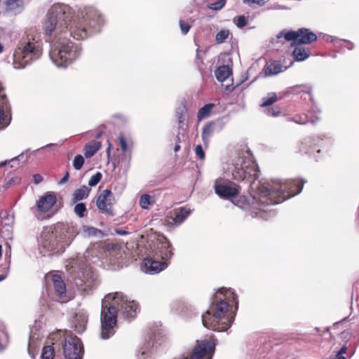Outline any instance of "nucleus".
<instances>
[{
    "mask_svg": "<svg viewBox=\"0 0 359 359\" xmlns=\"http://www.w3.org/2000/svg\"><path fill=\"white\" fill-rule=\"evenodd\" d=\"M107 298H111L113 302L109 306H102L100 336L103 339H108L114 334L118 311H121L125 318L130 319L136 316L139 310L138 304L134 301L128 300L121 292L109 294Z\"/></svg>",
    "mask_w": 359,
    "mask_h": 359,
    "instance_id": "1",
    "label": "nucleus"
},
{
    "mask_svg": "<svg viewBox=\"0 0 359 359\" xmlns=\"http://www.w3.org/2000/svg\"><path fill=\"white\" fill-rule=\"evenodd\" d=\"M215 300L209 309L202 316L204 327L217 332H224L231 327V321L225 318L229 309V302H234L238 309V296L231 288L218 290Z\"/></svg>",
    "mask_w": 359,
    "mask_h": 359,
    "instance_id": "2",
    "label": "nucleus"
},
{
    "mask_svg": "<svg viewBox=\"0 0 359 359\" xmlns=\"http://www.w3.org/2000/svg\"><path fill=\"white\" fill-rule=\"evenodd\" d=\"M304 181L289 180L284 182H272L260 185L259 201L266 205H274L296 196L301 192Z\"/></svg>",
    "mask_w": 359,
    "mask_h": 359,
    "instance_id": "3",
    "label": "nucleus"
},
{
    "mask_svg": "<svg viewBox=\"0 0 359 359\" xmlns=\"http://www.w3.org/2000/svg\"><path fill=\"white\" fill-rule=\"evenodd\" d=\"M232 177L238 182H254L258 178V166L250 151L240 155L233 164Z\"/></svg>",
    "mask_w": 359,
    "mask_h": 359,
    "instance_id": "4",
    "label": "nucleus"
},
{
    "mask_svg": "<svg viewBox=\"0 0 359 359\" xmlns=\"http://www.w3.org/2000/svg\"><path fill=\"white\" fill-rule=\"evenodd\" d=\"M70 8L65 4H54L47 14V19L44 23L46 34L51 35L55 30L62 32L63 29H67L71 17Z\"/></svg>",
    "mask_w": 359,
    "mask_h": 359,
    "instance_id": "5",
    "label": "nucleus"
},
{
    "mask_svg": "<svg viewBox=\"0 0 359 359\" xmlns=\"http://www.w3.org/2000/svg\"><path fill=\"white\" fill-rule=\"evenodd\" d=\"M41 54V43L34 38L27 39L15 50L13 57L16 68H23L32 60L40 57Z\"/></svg>",
    "mask_w": 359,
    "mask_h": 359,
    "instance_id": "6",
    "label": "nucleus"
},
{
    "mask_svg": "<svg viewBox=\"0 0 359 359\" xmlns=\"http://www.w3.org/2000/svg\"><path fill=\"white\" fill-rule=\"evenodd\" d=\"M79 55L77 49L71 41H61L53 44L50 57L57 67H67Z\"/></svg>",
    "mask_w": 359,
    "mask_h": 359,
    "instance_id": "7",
    "label": "nucleus"
},
{
    "mask_svg": "<svg viewBox=\"0 0 359 359\" xmlns=\"http://www.w3.org/2000/svg\"><path fill=\"white\" fill-rule=\"evenodd\" d=\"M63 336V352L67 359H82L83 355V346L81 339L76 336Z\"/></svg>",
    "mask_w": 359,
    "mask_h": 359,
    "instance_id": "8",
    "label": "nucleus"
},
{
    "mask_svg": "<svg viewBox=\"0 0 359 359\" xmlns=\"http://www.w3.org/2000/svg\"><path fill=\"white\" fill-rule=\"evenodd\" d=\"M314 34L305 28L299 29L297 31L283 29L278 35V38H284L287 41L292 42V46H301L309 44L312 41Z\"/></svg>",
    "mask_w": 359,
    "mask_h": 359,
    "instance_id": "9",
    "label": "nucleus"
},
{
    "mask_svg": "<svg viewBox=\"0 0 359 359\" xmlns=\"http://www.w3.org/2000/svg\"><path fill=\"white\" fill-rule=\"evenodd\" d=\"M57 235L54 227L46 228L42 232L41 244L47 251L50 252H59L64 250L65 245Z\"/></svg>",
    "mask_w": 359,
    "mask_h": 359,
    "instance_id": "10",
    "label": "nucleus"
},
{
    "mask_svg": "<svg viewBox=\"0 0 359 359\" xmlns=\"http://www.w3.org/2000/svg\"><path fill=\"white\" fill-rule=\"evenodd\" d=\"M56 195L53 192L48 191L41 196L36 203L37 218L41 220L50 218L53 213L50 215L48 214L46 216H45V214L48 213L51 210L53 206L56 203Z\"/></svg>",
    "mask_w": 359,
    "mask_h": 359,
    "instance_id": "11",
    "label": "nucleus"
},
{
    "mask_svg": "<svg viewBox=\"0 0 359 359\" xmlns=\"http://www.w3.org/2000/svg\"><path fill=\"white\" fill-rule=\"evenodd\" d=\"M114 203V195L109 189L103 190L96 198V205L98 210L109 216L114 215L113 205Z\"/></svg>",
    "mask_w": 359,
    "mask_h": 359,
    "instance_id": "12",
    "label": "nucleus"
},
{
    "mask_svg": "<svg viewBox=\"0 0 359 359\" xmlns=\"http://www.w3.org/2000/svg\"><path fill=\"white\" fill-rule=\"evenodd\" d=\"M259 194L260 187H259L257 198L252 196H237L232 200L231 202L235 205L238 206V208L244 210H259L261 208L260 205H264V203H261L259 201ZM264 205H267L264 204Z\"/></svg>",
    "mask_w": 359,
    "mask_h": 359,
    "instance_id": "13",
    "label": "nucleus"
},
{
    "mask_svg": "<svg viewBox=\"0 0 359 359\" xmlns=\"http://www.w3.org/2000/svg\"><path fill=\"white\" fill-rule=\"evenodd\" d=\"M215 193L223 199L232 200L238 195L241 187L236 184H225L216 181L214 185Z\"/></svg>",
    "mask_w": 359,
    "mask_h": 359,
    "instance_id": "14",
    "label": "nucleus"
},
{
    "mask_svg": "<svg viewBox=\"0 0 359 359\" xmlns=\"http://www.w3.org/2000/svg\"><path fill=\"white\" fill-rule=\"evenodd\" d=\"M93 282L94 274L91 267L86 266L79 269L75 278L77 286L81 287L83 290H86L92 287Z\"/></svg>",
    "mask_w": 359,
    "mask_h": 359,
    "instance_id": "15",
    "label": "nucleus"
},
{
    "mask_svg": "<svg viewBox=\"0 0 359 359\" xmlns=\"http://www.w3.org/2000/svg\"><path fill=\"white\" fill-rule=\"evenodd\" d=\"M54 228L64 245H69L78 233L77 229L69 224L58 223Z\"/></svg>",
    "mask_w": 359,
    "mask_h": 359,
    "instance_id": "16",
    "label": "nucleus"
},
{
    "mask_svg": "<svg viewBox=\"0 0 359 359\" xmlns=\"http://www.w3.org/2000/svg\"><path fill=\"white\" fill-rule=\"evenodd\" d=\"M89 26L82 19L78 18L74 19L69 27L68 26L70 35L76 40H83L87 38Z\"/></svg>",
    "mask_w": 359,
    "mask_h": 359,
    "instance_id": "17",
    "label": "nucleus"
},
{
    "mask_svg": "<svg viewBox=\"0 0 359 359\" xmlns=\"http://www.w3.org/2000/svg\"><path fill=\"white\" fill-rule=\"evenodd\" d=\"M189 213L190 211L187 208H175L166 215L165 222L168 225H178L184 222Z\"/></svg>",
    "mask_w": 359,
    "mask_h": 359,
    "instance_id": "18",
    "label": "nucleus"
},
{
    "mask_svg": "<svg viewBox=\"0 0 359 359\" xmlns=\"http://www.w3.org/2000/svg\"><path fill=\"white\" fill-rule=\"evenodd\" d=\"M81 19L90 28H95L104 22V19L98 11L92 7L85 8L84 14L82 13Z\"/></svg>",
    "mask_w": 359,
    "mask_h": 359,
    "instance_id": "19",
    "label": "nucleus"
},
{
    "mask_svg": "<svg viewBox=\"0 0 359 359\" xmlns=\"http://www.w3.org/2000/svg\"><path fill=\"white\" fill-rule=\"evenodd\" d=\"M157 257L154 255L153 257H147L143 261L145 272L149 273H156L168 266L166 262L157 260Z\"/></svg>",
    "mask_w": 359,
    "mask_h": 359,
    "instance_id": "20",
    "label": "nucleus"
},
{
    "mask_svg": "<svg viewBox=\"0 0 359 359\" xmlns=\"http://www.w3.org/2000/svg\"><path fill=\"white\" fill-rule=\"evenodd\" d=\"M159 245L160 246L158 245V248L160 250V254L157 255L156 253L155 255L158 259L161 258V261L165 262L173 255L172 245L165 237H162L159 239Z\"/></svg>",
    "mask_w": 359,
    "mask_h": 359,
    "instance_id": "21",
    "label": "nucleus"
},
{
    "mask_svg": "<svg viewBox=\"0 0 359 359\" xmlns=\"http://www.w3.org/2000/svg\"><path fill=\"white\" fill-rule=\"evenodd\" d=\"M51 282L53 283L55 294L60 298L62 299L66 295V285L62 276L58 274H53L51 276Z\"/></svg>",
    "mask_w": 359,
    "mask_h": 359,
    "instance_id": "22",
    "label": "nucleus"
},
{
    "mask_svg": "<svg viewBox=\"0 0 359 359\" xmlns=\"http://www.w3.org/2000/svg\"><path fill=\"white\" fill-rule=\"evenodd\" d=\"M294 93L299 94L300 97L305 102H313L312 90L311 85L302 84L292 87Z\"/></svg>",
    "mask_w": 359,
    "mask_h": 359,
    "instance_id": "23",
    "label": "nucleus"
},
{
    "mask_svg": "<svg viewBox=\"0 0 359 359\" xmlns=\"http://www.w3.org/2000/svg\"><path fill=\"white\" fill-rule=\"evenodd\" d=\"M101 142L99 141H92L86 144L84 147V156L86 158L93 156L95 153L101 148Z\"/></svg>",
    "mask_w": 359,
    "mask_h": 359,
    "instance_id": "24",
    "label": "nucleus"
},
{
    "mask_svg": "<svg viewBox=\"0 0 359 359\" xmlns=\"http://www.w3.org/2000/svg\"><path fill=\"white\" fill-rule=\"evenodd\" d=\"M215 74L219 81L223 82L232 74V69L228 65H221L216 69Z\"/></svg>",
    "mask_w": 359,
    "mask_h": 359,
    "instance_id": "25",
    "label": "nucleus"
},
{
    "mask_svg": "<svg viewBox=\"0 0 359 359\" xmlns=\"http://www.w3.org/2000/svg\"><path fill=\"white\" fill-rule=\"evenodd\" d=\"M292 55L297 61H303L311 55V51L302 46H297L293 50Z\"/></svg>",
    "mask_w": 359,
    "mask_h": 359,
    "instance_id": "26",
    "label": "nucleus"
},
{
    "mask_svg": "<svg viewBox=\"0 0 359 359\" xmlns=\"http://www.w3.org/2000/svg\"><path fill=\"white\" fill-rule=\"evenodd\" d=\"M282 65L280 62L273 61L267 64L264 68L266 76L276 75L282 72Z\"/></svg>",
    "mask_w": 359,
    "mask_h": 359,
    "instance_id": "27",
    "label": "nucleus"
},
{
    "mask_svg": "<svg viewBox=\"0 0 359 359\" xmlns=\"http://www.w3.org/2000/svg\"><path fill=\"white\" fill-rule=\"evenodd\" d=\"M90 191V189L86 186H82L81 187L76 189L73 194V201L75 203L86 198L88 196Z\"/></svg>",
    "mask_w": 359,
    "mask_h": 359,
    "instance_id": "28",
    "label": "nucleus"
},
{
    "mask_svg": "<svg viewBox=\"0 0 359 359\" xmlns=\"http://www.w3.org/2000/svg\"><path fill=\"white\" fill-rule=\"evenodd\" d=\"M215 107V104L212 103H209L205 104L203 107H201L197 114V118L198 121H201L208 116H210L212 109Z\"/></svg>",
    "mask_w": 359,
    "mask_h": 359,
    "instance_id": "29",
    "label": "nucleus"
},
{
    "mask_svg": "<svg viewBox=\"0 0 359 359\" xmlns=\"http://www.w3.org/2000/svg\"><path fill=\"white\" fill-rule=\"evenodd\" d=\"M215 123L213 122H209L204 126L202 132V139L205 144H207L209 140V137L212 135L214 132Z\"/></svg>",
    "mask_w": 359,
    "mask_h": 359,
    "instance_id": "30",
    "label": "nucleus"
},
{
    "mask_svg": "<svg viewBox=\"0 0 359 359\" xmlns=\"http://www.w3.org/2000/svg\"><path fill=\"white\" fill-rule=\"evenodd\" d=\"M4 90L3 87H0V101L1 102L2 106H0V124H4L5 121V112L4 107H7L8 100L5 94H1V91Z\"/></svg>",
    "mask_w": 359,
    "mask_h": 359,
    "instance_id": "31",
    "label": "nucleus"
},
{
    "mask_svg": "<svg viewBox=\"0 0 359 359\" xmlns=\"http://www.w3.org/2000/svg\"><path fill=\"white\" fill-rule=\"evenodd\" d=\"M277 95L275 93H271L267 97L262 98V102L260 104L262 107L270 106L277 101Z\"/></svg>",
    "mask_w": 359,
    "mask_h": 359,
    "instance_id": "32",
    "label": "nucleus"
},
{
    "mask_svg": "<svg viewBox=\"0 0 359 359\" xmlns=\"http://www.w3.org/2000/svg\"><path fill=\"white\" fill-rule=\"evenodd\" d=\"M55 351L53 346H46L43 348L41 359H53Z\"/></svg>",
    "mask_w": 359,
    "mask_h": 359,
    "instance_id": "33",
    "label": "nucleus"
},
{
    "mask_svg": "<svg viewBox=\"0 0 359 359\" xmlns=\"http://www.w3.org/2000/svg\"><path fill=\"white\" fill-rule=\"evenodd\" d=\"M118 138L122 152L124 154L130 153V144L128 143L124 135L122 133H119Z\"/></svg>",
    "mask_w": 359,
    "mask_h": 359,
    "instance_id": "34",
    "label": "nucleus"
},
{
    "mask_svg": "<svg viewBox=\"0 0 359 359\" xmlns=\"http://www.w3.org/2000/svg\"><path fill=\"white\" fill-rule=\"evenodd\" d=\"M153 202L151 196L149 194L142 195L140 199V205L144 209H148L149 205Z\"/></svg>",
    "mask_w": 359,
    "mask_h": 359,
    "instance_id": "35",
    "label": "nucleus"
},
{
    "mask_svg": "<svg viewBox=\"0 0 359 359\" xmlns=\"http://www.w3.org/2000/svg\"><path fill=\"white\" fill-rule=\"evenodd\" d=\"M87 212L85 203H77L74 207V212L79 217H83Z\"/></svg>",
    "mask_w": 359,
    "mask_h": 359,
    "instance_id": "36",
    "label": "nucleus"
},
{
    "mask_svg": "<svg viewBox=\"0 0 359 359\" xmlns=\"http://www.w3.org/2000/svg\"><path fill=\"white\" fill-rule=\"evenodd\" d=\"M186 111L187 109L185 107H179L176 110V117L177 118L179 127H181V124L184 123V121L185 119Z\"/></svg>",
    "mask_w": 359,
    "mask_h": 359,
    "instance_id": "37",
    "label": "nucleus"
},
{
    "mask_svg": "<svg viewBox=\"0 0 359 359\" xmlns=\"http://www.w3.org/2000/svg\"><path fill=\"white\" fill-rule=\"evenodd\" d=\"M84 162V157L81 154H78L74 157V159L73 160V167L74 169L79 170L82 168Z\"/></svg>",
    "mask_w": 359,
    "mask_h": 359,
    "instance_id": "38",
    "label": "nucleus"
},
{
    "mask_svg": "<svg viewBox=\"0 0 359 359\" xmlns=\"http://www.w3.org/2000/svg\"><path fill=\"white\" fill-rule=\"evenodd\" d=\"M229 30L222 29L217 33L215 40L218 43H223L229 36Z\"/></svg>",
    "mask_w": 359,
    "mask_h": 359,
    "instance_id": "39",
    "label": "nucleus"
},
{
    "mask_svg": "<svg viewBox=\"0 0 359 359\" xmlns=\"http://www.w3.org/2000/svg\"><path fill=\"white\" fill-rule=\"evenodd\" d=\"M102 174L100 172H97L96 174L93 175L88 181V185L90 187H94L97 185L102 180Z\"/></svg>",
    "mask_w": 359,
    "mask_h": 359,
    "instance_id": "40",
    "label": "nucleus"
},
{
    "mask_svg": "<svg viewBox=\"0 0 359 359\" xmlns=\"http://www.w3.org/2000/svg\"><path fill=\"white\" fill-rule=\"evenodd\" d=\"M226 1V0H219L213 4H210L208 8L213 11L220 10L224 6Z\"/></svg>",
    "mask_w": 359,
    "mask_h": 359,
    "instance_id": "41",
    "label": "nucleus"
},
{
    "mask_svg": "<svg viewBox=\"0 0 359 359\" xmlns=\"http://www.w3.org/2000/svg\"><path fill=\"white\" fill-rule=\"evenodd\" d=\"M318 39L330 42H334L335 41V39H334L332 36L321 32L318 33V34H316V41H317Z\"/></svg>",
    "mask_w": 359,
    "mask_h": 359,
    "instance_id": "42",
    "label": "nucleus"
},
{
    "mask_svg": "<svg viewBox=\"0 0 359 359\" xmlns=\"http://www.w3.org/2000/svg\"><path fill=\"white\" fill-rule=\"evenodd\" d=\"M179 24H180V27L182 33L183 34H187L191 28V25H189L188 23L185 22L182 20H180Z\"/></svg>",
    "mask_w": 359,
    "mask_h": 359,
    "instance_id": "43",
    "label": "nucleus"
},
{
    "mask_svg": "<svg viewBox=\"0 0 359 359\" xmlns=\"http://www.w3.org/2000/svg\"><path fill=\"white\" fill-rule=\"evenodd\" d=\"M248 20L245 18L244 15H239L236 20V25L242 28L248 25Z\"/></svg>",
    "mask_w": 359,
    "mask_h": 359,
    "instance_id": "44",
    "label": "nucleus"
},
{
    "mask_svg": "<svg viewBox=\"0 0 359 359\" xmlns=\"http://www.w3.org/2000/svg\"><path fill=\"white\" fill-rule=\"evenodd\" d=\"M266 114L270 116H278L281 114V111L278 107L271 108L267 110Z\"/></svg>",
    "mask_w": 359,
    "mask_h": 359,
    "instance_id": "45",
    "label": "nucleus"
},
{
    "mask_svg": "<svg viewBox=\"0 0 359 359\" xmlns=\"http://www.w3.org/2000/svg\"><path fill=\"white\" fill-rule=\"evenodd\" d=\"M196 155L201 159L203 160L205 158V152L203 150L202 146L198 144L196 147L195 149Z\"/></svg>",
    "mask_w": 359,
    "mask_h": 359,
    "instance_id": "46",
    "label": "nucleus"
},
{
    "mask_svg": "<svg viewBox=\"0 0 359 359\" xmlns=\"http://www.w3.org/2000/svg\"><path fill=\"white\" fill-rule=\"evenodd\" d=\"M244 3H248L249 4H256L260 6H262L264 4V0H243Z\"/></svg>",
    "mask_w": 359,
    "mask_h": 359,
    "instance_id": "47",
    "label": "nucleus"
},
{
    "mask_svg": "<svg viewBox=\"0 0 359 359\" xmlns=\"http://www.w3.org/2000/svg\"><path fill=\"white\" fill-rule=\"evenodd\" d=\"M347 348L346 346H344L341 348V349L337 352L335 357H344L343 355L346 353Z\"/></svg>",
    "mask_w": 359,
    "mask_h": 359,
    "instance_id": "48",
    "label": "nucleus"
},
{
    "mask_svg": "<svg viewBox=\"0 0 359 359\" xmlns=\"http://www.w3.org/2000/svg\"><path fill=\"white\" fill-rule=\"evenodd\" d=\"M33 180L35 184H39L42 182L43 177L39 174H35L33 175Z\"/></svg>",
    "mask_w": 359,
    "mask_h": 359,
    "instance_id": "49",
    "label": "nucleus"
},
{
    "mask_svg": "<svg viewBox=\"0 0 359 359\" xmlns=\"http://www.w3.org/2000/svg\"><path fill=\"white\" fill-rule=\"evenodd\" d=\"M69 177V172H67L66 174L65 175V176L60 181V184L65 183L68 180Z\"/></svg>",
    "mask_w": 359,
    "mask_h": 359,
    "instance_id": "50",
    "label": "nucleus"
},
{
    "mask_svg": "<svg viewBox=\"0 0 359 359\" xmlns=\"http://www.w3.org/2000/svg\"><path fill=\"white\" fill-rule=\"evenodd\" d=\"M323 142V147L324 149H327L329 147V145H330V140L328 139H327L325 141H323V139L320 140Z\"/></svg>",
    "mask_w": 359,
    "mask_h": 359,
    "instance_id": "51",
    "label": "nucleus"
},
{
    "mask_svg": "<svg viewBox=\"0 0 359 359\" xmlns=\"http://www.w3.org/2000/svg\"><path fill=\"white\" fill-rule=\"evenodd\" d=\"M113 118L121 119V120H125V117L122 114H114V115H113Z\"/></svg>",
    "mask_w": 359,
    "mask_h": 359,
    "instance_id": "52",
    "label": "nucleus"
},
{
    "mask_svg": "<svg viewBox=\"0 0 359 359\" xmlns=\"http://www.w3.org/2000/svg\"><path fill=\"white\" fill-rule=\"evenodd\" d=\"M180 144L178 143H177L175 144V147H174V151L175 152H177V151H178L180 150Z\"/></svg>",
    "mask_w": 359,
    "mask_h": 359,
    "instance_id": "53",
    "label": "nucleus"
},
{
    "mask_svg": "<svg viewBox=\"0 0 359 359\" xmlns=\"http://www.w3.org/2000/svg\"><path fill=\"white\" fill-rule=\"evenodd\" d=\"M18 0H7L8 4L11 5L15 4Z\"/></svg>",
    "mask_w": 359,
    "mask_h": 359,
    "instance_id": "54",
    "label": "nucleus"
},
{
    "mask_svg": "<svg viewBox=\"0 0 359 359\" xmlns=\"http://www.w3.org/2000/svg\"><path fill=\"white\" fill-rule=\"evenodd\" d=\"M111 147V144H109V147H108V148L107 149V152L108 154H109Z\"/></svg>",
    "mask_w": 359,
    "mask_h": 359,
    "instance_id": "55",
    "label": "nucleus"
},
{
    "mask_svg": "<svg viewBox=\"0 0 359 359\" xmlns=\"http://www.w3.org/2000/svg\"><path fill=\"white\" fill-rule=\"evenodd\" d=\"M4 50V46L0 43V53Z\"/></svg>",
    "mask_w": 359,
    "mask_h": 359,
    "instance_id": "56",
    "label": "nucleus"
},
{
    "mask_svg": "<svg viewBox=\"0 0 359 359\" xmlns=\"http://www.w3.org/2000/svg\"><path fill=\"white\" fill-rule=\"evenodd\" d=\"M6 164V161L0 163V168L5 165Z\"/></svg>",
    "mask_w": 359,
    "mask_h": 359,
    "instance_id": "57",
    "label": "nucleus"
},
{
    "mask_svg": "<svg viewBox=\"0 0 359 359\" xmlns=\"http://www.w3.org/2000/svg\"><path fill=\"white\" fill-rule=\"evenodd\" d=\"M334 359H346L345 357H335Z\"/></svg>",
    "mask_w": 359,
    "mask_h": 359,
    "instance_id": "58",
    "label": "nucleus"
},
{
    "mask_svg": "<svg viewBox=\"0 0 359 359\" xmlns=\"http://www.w3.org/2000/svg\"><path fill=\"white\" fill-rule=\"evenodd\" d=\"M5 276L0 275V281L3 280L4 279Z\"/></svg>",
    "mask_w": 359,
    "mask_h": 359,
    "instance_id": "59",
    "label": "nucleus"
},
{
    "mask_svg": "<svg viewBox=\"0 0 359 359\" xmlns=\"http://www.w3.org/2000/svg\"><path fill=\"white\" fill-rule=\"evenodd\" d=\"M1 255H2V249H1V245H0V258L1 257Z\"/></svg>",
    "mask_w": 359,
    "mask_h": 359,
    "instance_id": "60",
    "label": "nucleus"
},
{
    "mask_svg": "<svg viewBox=\"0 0 359 359\" xmlns=\"http://www.w3.org/2000/svg\"><path fill=\"white\" fill-rule=\"evenodd\" d=\"M177 142H180V137L178 136L177 137Z\"/></svg>",
    "mask_w": 359,
    "mask_h": 359,
    "instance_id": "61",
    "label": "nucleus"
},
{
    "mask_svg": "<svg viewBox=\"0 0 359 359\" xmlns=\"http://www.w3.org/2000/svg\"><path fill=\"white\" fill-rule=\"evenodd\" d=\"M317 152L320 153V149H318Z\"/></svg>",
    "mask_w": 359,
    "mask_h": 359,
    "instance_id": "62",
    "label": "nucleus"
}]
</instances>
